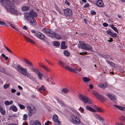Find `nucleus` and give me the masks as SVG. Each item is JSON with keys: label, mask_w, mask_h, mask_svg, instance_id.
Returning a JSON list of instances; mask_svg holds the SVG:
<instances>
[{"label": "nucleus", "mask_w": 125, "mask_h": 125, "mask_svg": "<svg viewBox=\"0 0 125 125\" xmlns=\"http://www.w3.org/2000/svg\"><path fill=\"white\" fill-rule=\"evenodd\" d=\"M31 31L32 33L34 34L35 35H36L37 34V32H38V31H36L34 30H32Z\"/></svg>", "instance_id": "052dcab7"}, {"label": "nucleus", "mask_w": 125, "mask_h": 125, "mask_svg": "<svg viewBox=\"0 0 125 125\" xmlns=\"http://www.w3.org/2000/svg\"><path fill=\"white\" fill-rule=\"evenodd\" d=\"M18 105L19 106L20 108L21 109H25V107L23 105H22L20 104H18Z\"/></svg>", "instance_id": "58836bf2"}, {"label": "nucleus", "mask_w": 125, "mask_h": 125, "mask_svg": "<svg viewBox=\"0 0 125 125\" xmlns=\"http://www.w3.org/2000/svg\"><path fill=\"white\" fill-rule=\"evenodd\" d=\"M53 44L55 46H59L60 45L59 42L57 41H55L53 42Z\"/></svg>", "instance_id": "72a5a7b5"}, {"label": "nucleus", "mask_w": 125, "mask_h": 125, "mask_svg": "<svg viewBox=\"0 0 125 125\" xmlns=\"http://www.w3.org/2000/svg\"><path fill=\"white\" fill-rule=\"evenodd\" d=\"M77 125H86L85 124H83L82 122H80V121L79 122H78V123L77 124H76Z\"/></svg>", "instance_id": "bf43d9fd"}, {"label": "nucleus", "mask_w": 125, "mask_h": 125, "mask_svg": "<svg viewBox=\"0 0 125 125\" xmlns=\"http://www.w3.org/2000/svg\"><path fill=\"white\" fill-rule=\"evenodd\" d=\"M106 32L107 33L111 35V34L112 32L110 30H108L106 31Z\"/></svg>", "instance_id": "13d9d810"}, {"label": "nucleus", "mask_w": 125, "mask_h": 125, "mask_svg": "<svg viewBox=\"0 0 125 125\" xmlns=\"http://www.w3.org/2000/svg\"><path fill=\"white\" fill-rule=\"evenodd\" d=\"M29 9V6H23L21 8V9L24 11L28 10Z\"/></svg>", "instance_id": "bb28decb"}, {"label": "nucleus", "mask_w": 125, "mask_h": 125, "mask_svg": "<svg viewBox=\"0 0 125 125\" xmlns=\"http://www.w3.org/2000/svg\"><path fill=\"white\" fill-rule=\"evenodd\" d=\"M6 23H7L8 24H9L10 26L13 28V29H15L17 31H18V29L16 28L13 25V23H12L11 22L9 21V22H6Z\"/></svg>", "instance_id": "6ab92c4d"}, {"label": "nucleus", "mask_w": 125, "mask_h": 125, "mask_svg": "<svg viewBox=\"0 0 125 125\" xmlns=\"http://www.w3.org/2000/svg\"><path fill=\"white\" fill-rule=\"evenodd\" d=\"M79 98L80 100L85 104L88 103L89 104H92V100L85 95L80 94L79 96Z\"/></svg>", "instance_id": "20e7f679"}, {"label": "nucleus", "mask_w": 125, "mask_h": 125, "mask_svg": "<svg viewBox=\"0 0 125 125\" xmlns=\"http://www.w3.org/2000/svg\"><path fill=\"white\" fill-rule=\"evenodd\" d=\"M10 109L14 112L17 111V109L16 107L15 106H12L10 107Z\"/></svg>", "instance_id": "2f4dec72"}, {"label": "nucleus", "mask_w": 125, "mask_h": 125, "mask_svg": "<svg viewBox=\"0 0 125 125\" xmlns=\"http://www.w3.org/2000/svg\"><path fill=\"white\" fill-rule=\"evenodd\" d=\"M83 80L85 82H87L90 81V79L88 78L84 77L83 78Z\"/></svg>", "instance_id": "c85d7f7f"}, {"label": "nucleus", "mask_w": 125, "mask_h": 125, "mask_svg": "<svg viewBox=\"0 0 125 125\" xmlns=\"http://www.w3.org/2000/svg\"><path fill=\"white\" fill-rule=\"evenodd\" d=\"M59 64L61 66V67L64 68L65 66V64L62 61L59 62Z\"/></svg>", "instance_id": "4c0bfd02"}, {"label": "nucleus", "mask_w": 125, "mask_h": 125, "mask_svg": "<svg viewBox=\"0 0 125 125\" xmlns=\"http://www.w3.org/2000/svg\"><path fill=\"white\" fill-rule=\"evenodd\" d=\"M111 36L113 37H115L117 36V34L116 33H112L111 34Z\"/></svg>", "instance_id": "79ce46f5"}, {"label": "nucleus", "mask_w": 125, "mask_h": 125, "mask_svg": "<svg viewBox=\"0 0 125 125\" xmlns=\"http://www.w3.org/2000/svg\"><path fill=\"white\" fill-rule=\"evenodd\" d=\"M96 115L97 116V118L103 124H104L105 122L104 120L100 116L97 114H96Z\"/></svg>", "instance_id": "5701e85b"}, {"label": "nucleus", "mask_w": 125, "mask_h": 125, "mask_svg": "<svg viewBox=\"0 0 125 125\" xmlns=\"http://www.w3.org/2000/svg\"><path fill=\"white\" fill-rule=\"evenodd\" d=\"M86 108L87 110L91 112H96L95 110L88 105L86 106Z\"/></svg>", "instance_id": "412c9836"}, {"label": "nucleus", "mask_w": 125, "mask_h": 125, "mask_svg": "<svg viewBox=\"0 0 125 125\" xmlns=\"http://www.w3.org/2000/svg\"><path fill=\"white\" fill-rule=\"evenodd\" d=\"M51 37L53 38L55 37L57 40H60L61 39V37L60 35H59L58 34L56 33L55 32H54L53 34L51 35Z\"/></svg>", "instance_id": "ddd939ff"}, {"label": "nucleus", "mask_w": 125, "mask_h": 125, "mask_svg": "<svg viewBox=\"0 0 125 125\" xmlns=\"http://www.w3.org/2000/svg\"><path fill=\"white\" fill-rule=\"evenodd\" d=\"M0 112L3 115H4L5 114V111L3 110H2V111H0Z\"/></svg>", "instance_id": "680f3d73"}, {"label": "nucleus", "mask_w": 125, "mask_h": 125, "mask_svg": "<svg viewBox=\"0 0 125 125\" xmlns=\"http://www.w3.org/2000/svg\"><path fill=\"white\" fill-rule=\"evenodd\" d=\"M50 122L49 121H47V122L45 123V125H49V124L50 123Z\"/></svg>", "instance_id": "774afa93"}, {"label": "nucleus", "mask_w": 125, "mask_h": 125, "mask_svg": "<svg viewBox=\"0 0 125 125\" xmlns=\"http://www.w3.org/2000/svg\"><path fill=\"white\" fill-rule=\"evenodd\" d=\"M65 3L68 6H69L70 5V3L67 0H66L65 1Z\"/></svg>", "instance_id": "338daca9"}, {"label": "nucleus", "mask_w": 125, "mask_h": 125, "mask_svg": "<svg viewBox=\"0 0 125 125\" xmlns=\"http://www.w3.org/2000/svg\"><path fill=\"white\" fill-rule=\"evenodd\" d=\"M53 120L55 122H57L58 124H60L61 123V122L58 120V116L56 115H55L53 116L52 117Z\"/></svg>", "instance_id": "dca6fc26"}, {"label": "nucleus", "mask_w": 125, "mask_h": 125, "mask_svg": "<svg viewBox=\"0 0 125 125\" xmlns=\"http://www.w3.org/2000/svg\"><path fill=\"white\" fill-rule=\"evenodd\" d=\"M9 85L8 84H6L4 85L3 88L4 89L7 88L9 86Z\"/></svg>", "instance_id": "864d4df0"}, {"label": "nucleus", "mask_w": 125, "mask_h": 125, "mask_svg": "<svg viewBox=\"0 0 125 125\" xmlns=\"http://www.w3.org/2000/svg\"><path fill=\"white\" fill-rule=\"evenodd\" d=\"M0 25L6 26L7 24L4 22L0 21Z\"/></svg>", "instance_id": "49530a36"}, {"label": "nucleus", "mask_w": 125, "mask_h": 125, "mask_svg": "<svg viewBox=\"0 0 125 125\" xmlns=\"http://www.w3.org/2000/svg\"><path fill=\"white\" fill-rule=\"evenodd\" d=\"M96 5L99 7H102L103 6L104 3L102 0H98L96 2Z\"/></svg>", "instance_id": "4468645a"}, {"label": "nucleus", "mask_w": 125, "mask_h": 125, "mask_svg": "<svg viewBox=\"0 0 125 125\" xmlns=\"http://www.w3.org/2000/svg\"><path fill=\"white\" fill-rule=\"evenodd\" d=\"M64 55L66 56H68L70 55V53L67 50H65L63 52Z\"/></svg>", "instance_id": "e433bc0d"}, {"label": "nucleus", "mask_w": 125, "mask_h": 125, "mask_svg": "<svg viewBox=\"0 0 125 125\" xmlns=\"http://www.w3.org/2000/svg\"><path fill=\"white\" fill-rule=\"evenodd\" d=\"M42 31L47 35L50 37H51V35L53 34L54 32L50 29L45 28H43L42 29Z\"/></svg>", "instance_id": "1a4fd4ad"}, {"label": "nucleus", "mask_w": 125, "mask_h": 125, "mask_svg": "<svg viewBox=\"0 0 125 125\" xmlns=\"http://www.w3.org/2000/svg\"><path fill=\"white\" fill-rule=\"evenodd\" d=\"M27 107L29 110L28 115L29 116H31L32 114L36 112V110L34 106L31 105H28Z\"/></svg>", "instance_id": "0eeeda50"}, {"label": "nucleus", "mask_w": 125, "mask_h": 125, "mask_svg": "<svg viewBox=\"0 0 125 125\" xmlns=\"http://www.w3.org/2000/svg\"><path fill=\"white\" fill-rule=\"evenodd\" d=\"M96 115L97 116V118L103 124H104L105 122L104 120L100 116L97 114H96Z\"/></svg>", "instance_id": "b1692460"}, {"label": "nucleus", "mask_w": 125, "mask_h": 125, "mask_svg": "<svg viewBox=\"0 0 125 125\" xmlns=\"http://www.w3.org/2000/svg\"><path fill=\"white\" fill-rule=\"evenodd\" d=\"M30 125H35L34 121H31L30 122Z\"/></svg>", "instance_id": "603ef678"}, {"label": "nucleus", "mask_w": 125, "mask_h": 125, "mask_svg": "<svg viewBox=\"0 0 125 125\" xmlns=\"http://www.w3.org/2000/svg\"><path fill=\"white\" fill-rule=\"evenodd\" d=\"M96 115L97 116V118L103 124H104L105 122L104 120L100 116L97 114H96Z\"/></svg>", "instance_id": "393cba45"}, {"label": "nucleus", "mask_w": 125, "mask_h": 125, "mask_svg": "<svg viewBox=\"0 0 125 125\" xmlns=\"http://www.w3.org/2000/svg\"><path fill=\"white\" fill-rule=\"evenodd\" d=\"M80 110L81 111L82 113H83L84 110L83 108L80 107Z\"/></svg>", "instance_id": "0e129e2a"}, {"label": "nucleus", "mask_w": 125, "mask_h": 125, "mask_svg": "<svg viewBox=\"0 0 125 125\" xmlns=\"http://www.w3.org/2000/svg\"><path fill=\"white\" fill-rule=\"evenodd\" d=\"M44 85H42L41 87L39 89V90L40 91L42 90H43V91H45L46 89L44 88Z\"/></svg>", "instance_id": "ea45409f"}, {"label": "nucleus", "mask_w": 125, "mask_h": 125, "mask_svg": "<svg viewBox=\"0 0 125 125\" xmlns=\"http://www.w3.org/2000/svg\"><path fill=\"white\" fill-rule=\"evenodd\" d=\"M27 114H24L23 115V121H26L27 119Z\"/></svg>", "instance_id": "a19ab883"}, {"label": "nucleus", "mask_w": 125, "mask_h": 125, "mask_svg": "<svg viewBox=\"0 0 125 125\" xmlns=\"http://www.w3.org/2000/svg\"><path fill=\"white\" fill-rule=\"evenodd\" d=\"M37 16L36 13L33 10H31L29 13H24V17L26 20L29 21L31 25L33 26L36 25L37 24L34 17Z\"/></svg>", "instance_id": "f257e3e1"}, {"label": "nucleus", "mask_w": 125, "mask_h": 125, "mask_svg": "<svg viewBox=\"0 0 125 125\" xmlns=\"http://www.w3.org/2000/svg\"><path fill=\"white\" fill-rule=\"evenodd\" d=\"M89 87L90 89H92L93 88V85L92 84H90L89 85Z\"/></svg>", "instance_id": "69168bd1"}, {"label": "nucleus", "mask_w": 125, "mask_h": 125, "mask_svg": "<svg viewBox=\"0 0 125 125\" xmlns=\"http://www.w3.org/2000/svg\"><path fill=\"white\" fill-rule=\"evenodd\" d=\"M0 71L3 73H5L6 72L5 70V69L2 68L0 69Z\"/></svg>", "instance_id": "6e6d98bb"}, {"label": "nucleus", "mask_w": 125, "mask_h": 125, "mask_svg": "<svg viewBox=\"0 0 125 125\" xmlns=\"http://www.w3.org/2000/svg\"><path fill=\"white\" fill-rule=\"evenodd\" d=\"M95 95L102 102L104 101L105 99L104 97L102 95H100L99 93L96 92L95 93Z\"/></svg>", "instance_id": "f8f14e48"}, {"label": "nucleus", "mask_w": 125, "mask_h": 125, "mask_svg": "<svg viewBox=\"0 0 125 125\" xmlns=\"http://www.w3.org/2000/svg\"><path fill=\"white\" fill-rule=\"evenodd\" d=\"M64 14L67 19H69L73 15L72 11L70 9L66 8L63 10Z\"/></svg>", "instance_id": "423d86ee"}, {"label": "nucleus", "mask_w": 125, "mask_h": 125, "mask_svg": "<svg viewBox=\"0 0 125 125\" xmlns=\"http://www.w3.org/2000/svg\"><path fill=\"white\" fill-rule=\"evenodd\" d=\"M24 37L25 39L28 42H30L32 44H35V42L32 40L25 36H24Z\"/></svg>", "instance_id": "aec40b11"}, {"label": "nucleus", "mask_w": 125, "mask_h": 125, "mask_svg": "<svg viewBox=\"0 0 125 125\" xmlns=\"http://www.w3.org/2000/svg\"><path fill=\"white\" fill-rule=\"evenodd\" d=\"M106 95L112 101H114L116 99L115 97L113 94L108 93L106 94Z\"/></svg>", "instance_id": "2eb2a0df"}, {"label": "nucleus", "mask_w": 125, "mask_h": 125, "mask_svg": "<svg viewBox=\"0 0 125 125\" xmlns=\"http://www.w3.org/2000/svg\"><path fill=\"white\" fill-rule=\"evenodd\" d=\"M35 36L42 40L44 39L45 38L44 35L43 34L38 31L37 32Z\"/></svg>", "instance_id": "9b49d317"}, {"label": "nucleus", "mask_w": 125, "mask_h": 125, "mask_svg": "<svg viewBox=\"0 0 125 125\" xmlns=\"http://www.w3.org/2000/svg\"><path fill=\"white\" fill-rule=\"evenodd\" d=\"M57 101L58 103H59L62 106H64V104L63 102L62 101H60L58 100H57Z\"/></svg>", "instance_id": "37998d69"}, {"label": "nucleus", "mask_w": 125, "mask_h": 125, "mask_svg": "<svg viewBox=\"0 0 125 125\" xmlns=\"http://www.w3.org/2000/svg\"><path fill=\"white\" fill-rule=\"evenodd\" d=\"M114 106L115 107V108H118L119 110H121V111H123L124 110V108L123 107L117 105L115 104L114 105Z\"/></svg>", "instance_id": "4be33fe9"}, {"label": "nucleus", "mask_w": 125, "mask_h": 125, "mask_svg": "<svg viewBox=\"0 0 125 125\" xmlns=\"http://www.w3.org/2000/svg\"><path fill=\"white\" fill-rule=\"evenodd\" d=\"M107 85L105 83H100L99 84L97 85L99 87L103 88H105L107 86Z\"/></svg>", "instance_id": "a211bd4d"}, {"label": "nucleus", "mask_w": 125, "mask_h": 125, "mask_svg": "<svg viewBox=\"0 0 125 125\" xmlns=\"http://www.w3.org/2000/svg\"><path fill=\"white\" fill-rule=\"evenodd\" d=\"M79 43L81 48L83 49L89 51L92 50V47L88 44H87L82 41H79Z\"/></svg>", "instance_id": "39448f33"}, {"label": "nucleus", "mask_w": 125, "mask_h": 125, "mask_svg": "<svg viewBox=\"0 0 125 125\" xmlns=\"http://www.w3.org/2000/svg\"><path fill=\"white\" fill-rule=\"evenodd\" d=\"M72 122L74 124H77L80 121V119L79 116L73 114L72 115Z\"/></svg>", "instance_id": "9d476101"}, {"label": "nucleus", "mask_w": 125, "mask_h": 125, "mask_svg": "<svg viewBox=\"0 0 125 125\" xmlns=\"http://www.w3.org/2000/svg\"><path fill=\"white\" fill-rule=\"evenodd\" d=\"M90 13L92 15H93L96 14V12L94 10H91Z\"/></svg>", "instance_id": "09e8293b"}, {"label": "nucleus", "mask_w": 125, "mask_h": 125, "mask_svg": "<svg viewBox=\"0 0 125 125\" xmlns=\"http://www.w3.org/2000/svg\"><path fill=\"white\" fill-rule=\"evenodd\" d=\"M4 104L6 105H10L9 102L8 101H5L4 103Z\"/></svg>", "instance_id": "8fccbe9b"}, {"label": "nucleus", "mask_w": 125, "mask_h": 125, "mask_svg": "<svg viewBox=\"0 0 125 125\" xmlns=\"http://www.w3.org/2000/svg\"><path fill=\"white\" fill-rule=\"evenodd\" d=\"M103 25L105 27H107L108 26V24L106 22H104L103 24Z\"/></svg>", "instance_id": "5fc2aeb1"}, {"label": "nucleus", "mask_w": 125, "mask_h": 125, "mask_svg": "<svg viewBox=\"0 0 125 125\" xmlns=\"http://www.w3.org/2000/svg\"><path fill=\"white\" fill-rule=\"evenodd\" d=\"M24 61L28 65L30 66H32L33 64L28 60L26 59H24Z\"/></svg>", "instance_id": "cd10ccee"}, {"label": "nucleus", "mask_w": 125, "mask_h": 125, "mask_svg": "<svg viewBox=\"0 0 125 125\" xmlns=\"http://www.w3.org/2000/svg\"><path fill=\"white\" fill-rule=\"evenodd\" d=\"M40 65L41 67L43 68L47 71L49 72H50V69L48 67L46 66L44 64L42 63H40Z\"/></svg>", "instance_id": "f3484780"}, {"label": "nucleus", "mask_w": 125, "mask_h": 125, "mask_svg": "<svg viewBox=\"0 0 125 125\" xmlns=\"http://www.w3.org/2000/svg\"><path fill=\"white\" fill-rule=\"evenodd\" d=\"M0 2L2 3H5L8 7L6 8L8 12L14 14H17V11L14 9V5L9 0H0Z\"/></svg>", "instance_id": "f03ea898"}, {"label": "nucleus", "mask_w": 125, "mask_h": 125, "mask_svg": "<svg viewBox=\"0 0 125 125\" xmlns=\"http://www.w3.org/2000/svg\"><path fill=\"white\" fill-rule=\"evenodd\" d=\"M113 30L116 32L118 33V31L117 29L115 27H114L113 29Z\"/></svg>", "instance_id": "4d7b16f0"}, {"label": "nucleus", "mask_w": 125, "mask_h": 125, "mask_svg": "<svg viewBox=\"0 0 125 125\" xmlns=\"http://www.w3.org/2000/svg\"><path fill=\"white\" fill-rule=\"evenodd\" d=\"M123 124L122 123H119L117 122H116L115 123V125H122Z\"/></svg>", "instance_id": "e2e57ef3"}, {"label": "nucleus", "mask_w": 125, "mask_h": 125, "mask_svg": "<svg viewBox=\"0 0 125 125\" xmlns=\"http://www.w3.org/2000/svg\"><path fill=\"white\" fill-rule=\"evenodd\" d=\"M35 125H41L40 122L38 120L34 121Z\"/></svg>", "instance_id": "de8ad7c7"}, {"label": "nucleus", "mask_w": 125, "mask_h": 125, "mask_svg": "<svg viewBox=\"0 0 125 125\" xmlns=\"http://www.w3.org/2000/svg\"><path fill=\"white\" fill-rule=\"evenodd\" d=\"M18 71L23 75L26 76L28 78L31 79L33 78V76L30 73H27V70L26 69L24 68L20 65H18L17 66Z\"/></svg>", "instance_id": "7ed1b4c3"}, {"label": "nucleus", "mask_w": 125, "mask_h": 125, "mask_svg": "<svg viewBox=\"0 0 125 125\" xmlns=\"http://www.w3.org/2000/svg\"><path fill=\"white\" fill-rule=\"evenodd\" d=\"M121 120L123 122L125 123V117L124 116H122L121 118Z\"/></svg>", "instance_id": "a18cd8bd"}, {"label": "nucleus", "mask_w": 125, "mask_h": 125, "mask_svg": "<svg viewBox=\"0 0 125 125\" xmlns=\"http://www.w3.org/2000/svg\"><path fill=\"white\" fill-rule=\"evenodd\" d=\"M106 62L109 64L111 66L114 67L115 66V64L113 62H109L107 61L106 59Z\"/></svg>", "instance_id": "c756f323"}, {"label": "nucleus", "mask_w": 125, "mask_h": 125, "mask_svg": "<svg viewBox=\"0 0 125 125\" xmlns=\"http://www.w3.org/2000/svg\"><path fill=\"white\" fill-rule=\"evenodd\" d=\"M31 70L35 72L36 73H38L39 72L38 70L36 68H31Z\"/></svg>", "instance_id": "473e14b6"}, {"label": "nucleus", "mask_w": 125, "mask_h": 125, "mask_svg": "<svg viewBox=\"0 0 125 125\" xmlns=\"http://www.w3.org/2000/svg\"><path fill=\"white\" fill-rule=\"evenodd\" d=\"M97 109L99 112H104V111L101 108L97 107Z\"/></svg>", "instance_id": "c03bdc74"}, {"label": "nucleus", "mask_w": 125, "mask_h": 125, "mask_svg": "<svg viewBox=\"0 0 125 125\" xmlns=\"http://www.w3.org/2000/svg\"><path fill=\"white\" fill-rule=\"evenodd\" d=\"M65 42H62L61 44V48L62 49H66L67 48L66 46L65 45Z\"/></svg>", "instance_id": "7c9ffc66"}, {"label": "nucleus", "mask_w": 125, "mask_h": 125, "mask_svg": "<svg viewBox=\"0 0 125 125\" xmlns=\"http://www.w3.org/2000/svg\"><path fill=\"white\" fill-rule=\"evenodd\" d=\"M37 74L38 76V78L40 80H42V73L39 72L37 73Z\"/></svg>", "instance_id": "f704fd0d"}, {"label": "nucleus", "mask_w": 125, "mask_h": 125, "mask_svg": "<svg viewBox=\"0 0 125 125\" xmlns=\"http://www.w3.org/2000/svg\"><path fill=\"white\" fill-rule=\"evenodd\" d=\"M62 92L65 94H67L69 92V90L66 88H63L62 89Z\"/></svg>", "instance_id": "c9c22d12"}, {"label": "nucleus", "mask_w": 125, "mask_h": 125, "mask_svg": "<svg viewBox=\"0 0 125 125\" xmlns=\"http://www.w3.org/2000/svg\"><path fill=\"white\" fill-rule=\"evenodd\" d=\"M96 115L97 116V118L103 124H104L105 122L104 120L100 116L97 114H96Z\"/></svg>", "instance_id": "a878e982"}, {"label": "nucleus", "mask_w": 125, "mask_h": 125, "mask_svg": "<svg viewBox=\"0 0 125 125\" xmlns=\"http://www.w3.org/2000/svg\"><path fill=\"white\" fill-rule=\"evenodd\" d=\"M64 69L75 73H77L78 72H80L82 70V69L80 68H79V69H78L76 67L72 68L68 66H66L64 67Z\"/></svg>", "instance_id": "6e6552de"}, {"label": "nucleus", "mask_w": 125, "mask_h": 125, "mask_svg": "<svg viewBox=\"0 0 125 125\" xmlns=\"http://www.w3.org/2000/svg\"><path fill=\"white\" fill-rule=\"evenodd\" d=\"M56 10L59 13L61 14V12L60 9L57 7H55Z\"/></svg>", "instance_id": "3c124183"}]
</instances>
